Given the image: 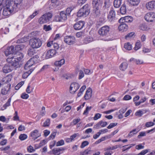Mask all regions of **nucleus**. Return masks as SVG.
I'll return each mask as SVG.
<instances>
[{
    "instance_id": "nucleus-1",
    "label": "nucleus",
    "mask_w": 155,
    "mask_h": 155,
    "mask_svg": "<svg viewBox=\"0 0 155 155\" xmlns=\"http://www.w3.org/2000/svg\"><path fill=\"white\" fill-rule=\"evenodd\" d=\"M23 57L22 54L18 52L16 56L7 58V61L8 63L13 64L14 65L18 68L20 67L19 62Z\"/></svg>"
},
{
    "instance_id": "nucleus-2",
    "label": "nucleus",
    "mask_w": 155,
    "mask_h": 155,
    "mask_svg": "<svg viewBox=\"0 0 155 155\" xmlns=\"http://www.w3.org/2000/svg\"><path fill=\"white\" fill-rule=\"evenodd\" d=\"M11 2L9 0L6 1V6L4 8L2 15L5 16H7L10 15L13 12H15L16 11L13 10V8L11 7Z\"/></svg>"
},
{
    "instance_id": "nucleus-3",
    "label": "nucleus",
    "mask_w": 155,
    "mask_h": 155,
    "mask_svg": "<svg viewBox=\"0 0 155 155\" xmlns=\"http://www.w3.org/2000/svg\"><path fill=\"white\" fill-rule=\"evenodd\" d=\"M90 13V7L88 5L86 4L78 12L77 16L78 17H86Z\"/></svg>"
},
{
    "instance_id": "nucleus-4",
    "label": "nucleus",
    "mask_w": 155,
    "mask_h": 155,
    "mask_svg": "<svg viewBox=\"0 0 155 155\" xmlns=\"http://www.w3.org/2000/svg\"><path fill=\"white\" fill-rule=\"evenodd\" d=\"M30 44L33 48H38L41 46L42 42L39 38H34L30 40Z\"/></svg>"
},
{
    "instance_id": "nucleus-5",
    "label": "nucleus",
    "mask_w": 155,
    "mask_h": 155,
    "mask_svg": "<svg viewBox=\"0 0 155 155\" xmlns=\"http://www.w3.org/2000/svg\"><path fill=\"white\" fill-rule=\"evenodd\" d=\"M52 17V15L51 13H48L43 15L39 18L38 21L40 24L46 23L49 21Z\"/></svg>"
},
{
    "instance_id": "nucleus-6",
    "label": "nucleus",
    "mask_w": 155,
    "mask_h": 155,
    "mask_svg": "<svg viewBox=\"0 0 155 155\" xmlns=\"http://www.w3.org/2000/svg\"><path fill=\"white\" fill-rule=\"evenodd\" d=\"M9 64L5 65L3 68L2 70L3 72L7 73L9 72L14 69H16L18 67L13 65V64L11 63H8Z\"/></svg>"
},
{
    "instance_id": "nucleus-7",
    "label": "nucleus",
    "mask_w": 155,
    "mask_h": 155,
    "mask_svg": "<svg viewBox=\"0 0 155 155\" xmlns=\"http://www.w3.org/2000/svg\"><path fill=\"white\" fill-rule=\"evenodd\" d=\"M110 29V27L109 26L105 25L99 30L98 33L101 36H106L109 33Z\"/></svg>"
},
{
    "instance_id": "nucleus-8",
    "label": "nucleus",
    "mask_w": 155,
    "mask_h": 155,
    "mask_svg": "<svg viewBox=\"0 0 155 155\" xmlns=\"http://www.w3.org/2000/svg\"><path fill=\"white\" fill-rule=\"evenodd\" d=\"M75 37L72 36H66L64 38V42L68 45H71L75 42Z\"/></svg>"
},
{
    "instance_id": "nucleus-9",
    "label": "nucleus",
    "mask_w": 155,
    "mask_h": 155,
    "mask_svg": "<svg viewBox=\"0 0 155 155\" xmlns=\"http://www.w3.org/2000/svg\"><path fill=\"white\" fill-rule=\"evenodd\" d=\"M145 20L149 22H152L155 20V13L149 12L145 15Z\"/></svg>"
},
{
    "instance_id": "nucleus-10",
    "label": "nucleus",
    "mask_w": 155,
    "mask_h": 155,
    "mask_svg": "<svg viewBox=\"0 0 155 155\" xmlns=\"http://www.w3.org/2000/svg\"><path fill=\"white\" fill-rule=\"evenodd\" d=\"M115 12L113 8L110 9L107 16V18L109 21L111 22L115 19Z\"/></svg>"
},
{
    "instance_id": "nucleus-11",
    "label": "nucleus",
    "mask_w": 155,
    "mask_h": 155,
    "mask_svg": "<svg viewBox=\"0 0 155 155\" xmlns=\"http://www.w3.org/2000/svg\"><path fill=\"white\" fill-rule=\"evenodd\" d=\"M80 86L79 84L76 82L72 83L70 86V91L71 93L74 94L79 89Z\"/></svg>"
},
{
    "instance_id": "nucleus-12",
    "label": "nucleus",
    "mask_w": 155,
    "mask_h": 155,
    "mask_svg": "<svg viewBox=\"0 0 155 155\" xmlns=\"http://www.w3.org/2000/svg\"><path fill=\"white\" fill-rule=\"evenodd\" d=\"M8 0L11 2V7L13 8L14 10L17 11L18 10V6L21 4L22 2V0H15L14 2L9 0Z\"/></svg>"
},
{
    "instance_id": "nucleus-13",
    "label": "nucleus",
    "mask_w": 155,
    "mask_h": 155,
    "mask_svg": "<svg viewBox=\"0 0 155 155\" xmlns=\"http://www.w3.org/2000/svg\"><path fill=\"white\" fill-rule=\"evenodd\" d=\"M146 7L148 10L151 11L155 9V1H152L147 3Z\"/></svg>"
},
{
    "instance_id": "nucleus-14",
    "label": "nucleus",
    "mask_w": 155,
    "mask_h": 155,
    "mask_svg": "<svg viewBox=\"0 0 155 155\" xmlns=\"http://www.w3.org/2000/svg\"><path fill=\"white\" fill-rule=\"evenodd\" d=\"M30 135L32 139L35 140L40 137L41 134L39 132V131L38 130H35L31 132Z\"/></svg>"
},
{
    "instance_id": "nucleus-15",
    "label": "nucleus",
    "mask_w": 155,
    "mask_h": 155,
    "mask_svg": "<svg viewBox=\"0 0 155 155\" xmlns=\"http://www.w3.org/2000/svg\"><path fill=\"white\" fill-rule=\"evenodd\" d=\"M57 53L55 50L51 49L48 51L46 53L45 58L46 59L51 58L55 55Z\"/></svg>"
},
{
    "instance_id": "nucleus-16",
    "label": "nucleus",
    "mask_w": 155,
    "mask_h": 155,
    "mask_svg": "<svg viewBox=\"0 0 155 155\" xmlns=\"http://www.w3.org/2000/svg\"><path fill=\"white\" fill-rule=\"evenodd\" d=\"M84 25V22L83 21H80L76 23L74 25V27L75 29L79 30L81 29Z\"/></svg>"
},
{
    "instance_id": "nucleus-17",
    "label": "nucleus",
    "mask_w": 155,
    "mask_h": 155,
    "mask_svg": "<svg viewBox=\"0 0 155 155\" xmlns=\"http://www.w3.org/2000/svg\"><path fill=\"white\" fill-rule=\"evenodd\" d=\"M14 47L13 46H11L8 47L5 51V53L6 56L9 54H13L15 52Z\"/></svg>"
},
{
    "instance_id": "nucleus-18",
    "label": "nucleus",
    "mask_w": 155,
    "mask_h": 155,
    "mask_svg": "<svg viewBox=\"0 0 155 155\" xmlns=\"http://www.w3.org/2000/svg\"><path fill=\"white\" fill-rule=\"evenodd\" d=\"M66 149L64 147L54 149L52 150L53 153L54 155H59L61 153V151L65 150Z\"/></svg>"
},
{
    "instance_id": "nucleus-19",
    "label": "nucleus",
    "mask_w": 155,
    "mask_h": 155,
    "mask_svg": "<svg viewBox=\"0 0 155 155\" xmlns=\"http://www.w3.org/2000/svg\"><path fill=\"white\" fill-rule=\"evenodd\" d=\"M92 91L91 89L89 87L86 91V93L84 96V98L85 100L90 99L92 96Z\"/></svg>"
},
{
    "instance_id": "nucleus-20",
    "label": "nucleus",
    "mask_w": 155,
    "mask_h": 155,
    "mask_svg": "<svg viewBox=\"0 0 155 155\" xmlns=\"http://www.w3.org/2000/svg\"><path fill=\"white\" fill-rule=\"evenodd\" d=\"M34 58H31L25 64L24 68L26 70L28 69L30 67L33 65L34 64Z\"/></svg>"
},
{
    "instance_id": "nucleus-21",
    "label": "nucleus",
    "mask_w": 155,
    "mask_h": 155,
    "mask_svg": "<svg viewBox=\"0 0 155 155\" xmlns=\"http://www.w3.org/2000/svg\"><path fill=\"white\" fill-rule=\"evenodd\" d=\"M102 3V0H93L92 4L93 7L101 8Z\"/></svg>"
},
{
    "instance_id": "nucleus-22",
    "label": "nucleus",
    "mask_w": 155,
    "mask_h": 155,
    "mask_svg": "<svg viewBox=\"0 0 155 155\" xmlns=\"http://www.w3.org/2000/svg\"><path fill=\"white\" fill-rule=\"evenodd\" d=\"M107 124V123L106 122H104L102 120L99 121L98 123L96 125H95L94 127L95 129H98L100 128V126L102 127L106 126Z\"/></svg>"
},
{
    "instance_id": "nucleus-23",
    "label": "nucleus",
    "mask_w": 155,
    "mask_h": 155,
    "mask_svg": "<svg viewBox=\"0 0 155 155\" xmlns=\"http://www.w3.org/2000/svg\"><path fill=\"white\" fill-rule=\"evenodd\" d=\"M11 85L8 84L6 86H5L1 90V93L3 95H5L7 94L10 89Z\"/></svg>"
},
{
    "instance_id": "nucleus-24",
    "label": "nucleus",
    "mask_w": 155,
    "mask_h": 155,
    "mask_svg": "<svg viewBox=\"0 0 155 155\" xmlns=\"http://www.w3.org/2000/svg\"><path fill=\"white\" fill-rule=\"evenodd\" d=\"M100 8L94 7L93 14L94 17H99L100 15Z\"/></svg>"
},
{
    "instance_id": "nucleus-25",
    "label": "nucleus",
    "mask_w": 155,
    "mask_h": 155,
    "mask_svg": "<svg viewBox=\"0 0 155 155\" xmlns=\"http://www.w3.org/2000/svg\"><path fill=\"white\" fill-rule=\"evenodd\" d=\"M128 28L127 25L124 23L120 24L118 27L119 30L121 32L126 31Z\"/></svg>"
},
{
    "instance_id": "nucleus-26",
    "label": "nucleus",
    "mask_w": 155,
    "mask_h": 155,
    "mask_svg": "<svg viewBox=\"0 0 155 155\" xmlns=\"http://www.w3.org/2000/svg\"><path fill=\"white\" fill-rule=\"evenodd\" d=\"M67 15L65 11H62L60 13V16L62 21H65L67 19Z\"/></svg>"
},
{
    "instance_id": "nucleus-27",
    "label": "nucleus",
    "mask_w": 155,
    "mask_h": 155,
    "mask_svg": "<svg viewBox=\"0 0 155 155\" xmlns=\"http://www.w3.org/2000/svg\"><path fill=\"white\" fill-rule=\"evenodd\" d=\"M128 64L126 62H123L120 66V69L122 71H125L127 68Z\"/></svg>"
},
{
    "instance_id": "nucleus-28",
    "label": "nucleus",
    "mask_w": 155,
    "mask_h": 155,
    "mask_svg": "<svg viewBox=\"0 0 155 155\" xmlns=\"http://www.w3.org/2000/svg\"><path fill=\"white\" fill-rule=\"evenodd\" d=\"M128 2L131 5H137L139 4L140 0H128Z\"/></svg>"
},
{
    "instance_id": "nucleus-29",
    "label": "nucleus",
    "mask_w": 155,
    "mask_h": 155,
    "mask_svg": "<svg viewBox=\"0 0 155 155\" xmlns=\"http://www.w3.org/2000/svg\"><path fill=\"white\" fill-rule=\"evenodd\" d=\"M64 59H62L60 61H55L54 64L56 66L60 67L64 64Z\"/></svg>"
},
{
    "instance_id": "nucleus-30",
    "label": "nucleus",
    "mask_w": 155,
    "mask_h": 155,
    "mask_svg": "<svg viewBox=\"0 0 155 155\" xmlns=\"http://www.w3.org/2000/svg\"><path fill=\"white\" fill-rule=\"evenodd\" d=\"M24 48L22 44H20L17 45L14 48L15 52H18Z\"/></svg>"
},
{
    "instance_id": "nucleus-31",
    "label": "nucleus",
    "mask_w": 155,
    "mask_h": 155,
    "mask_svg": "<svg viewBox=\"0 0 155 155\" xmlns=\"http://www.w3.org/2000/svg\"><path fill=\"white\" fill-rule=\"evenodd\" d=\"M147 112V110H139L137 111L135 114L136 116L139 117H141L144 113H145Z\"/></svg>"
},
{
    "instance_id": "nucleus-32",
    "label": "nucleus",
    "mask_w": 155,
    "mask_h": 155,
    "mask_svg": "<svg viewBox=\"0 0 155 155\" xmlns=\"http://www.w3.org/2000/svg\"><path fill=\"white\" fill-rule=\"evenodd\" d=\"M122 0H114V5L115 7L118 8L120 7L121 3Z\"/></svg>"
},
{
    "instance_id": "nucleus-33",
    "label": "nucleus",
    "mask_w": 155,
    "mask_h": 155,
    "mask_svg": "<svg viewBox=\"0 0 155 155\" xmlns=\"http://www.w3.org/2000/svg\"><path fill=\"white\" fill-rule=\"evenodd\" d=\"M93 41V39L92 37H88L84 39L83 40V42L84 44H87Z\"/></svg>"
},
{
    "instance_id": "nucleus-34",
    "label": "nucleus",
    "mask_w": 155,
    "mask_h": 155,
    "mask_svg": "<svg viewBox=\"0 0 155 155\" xmlns=\"http://www.w3.org/2000/svg\"><path fill=\"white\" fill-rule=\"evenodd\" d=\"M11 100V98H9L7 102L3 105L2 107V110H4L6 108L9 106L10 105V102Z\"/></svg>"
},
{
    "instance_id": "nucleus-35",
    "label": "nucleus",
    "mask_w": 155,
    "mask_h": 155,
    "mask_svg": "<svg viewBox=\"0 0 155 155\" xmlns=\"http://www.w3.org/2000/svg\"><path fill=\"white\" fill-rule=\"evenodd\" d=\"M91 151L89 148H88L84 151H82L80 153L81 155H86L89 154H91Z\"/></svg>"
},
{
    "instance_id": "nucleus-36",
    "label": "nucleus",
    "mask_w": 155,
    "mask_h": 155,
    "mask_svg": "<svg viewBox=\"0 0 155 155\" xmlns=\"http://www.w3.org/2000/svg\"><path fill=\"white\" fill-rule=\"evenodd\" d=\"M120 13L122 14H125L126 12V5L123 4L120 8Z\"/></svg>"
},
{
    "instance_id": "nucleus-37",
    "label": "nucleus",
    "mask_w": 155,
    "mask_h": 155,
    "mask_svg": "<svg viewBox=\"0 0 155 155\" xmlns=\"http://www.w3.org/2000/svg\"><path fill=\"white\" fill-rule=\"evenodd\" d=\"M50 124V119H47L45 122H44L42 126L43 127H49Z\"/></svg>"
},
{
    "instance_id": "nucleus-38",
    "label": "nucleus",
    "mask_w": 155,
    "mask_h": 155,
    "mask_svg": "<svg viewBox=\"0 0 155 155\" xmlns=\"http://www.w3.org/2000/svg\"><path fill=\"white\" fill-rule=\"evenodd\" d=\"M125 22H131L133 21V18L132 17L130 16H127L124 17Z\"/></svg>"
},
{
    "instance_id": "nucleus-39",
    "label": "nucleus",
    "mask_w": 155,
    "mask_h": 155,
    "mask_svg": "<svg viewBox=\"0 0 155 155\" xmlns=\"http://www.w3.org/2000/svg\"><path fill=\"white\" fill-rule=\"evenodd\" d=\"M34 49L32 48L28 49V54L29 56H32L35 54V51Z\"/></svg>"
},
{
    "instance_id": "nucleus-40",
    "label": "nucleus",
    "mask_w": 155,
    "mask_h": 155,
    "mask_svg": "<svg viewBox=\"0 0 155 155\" xmlns=\"http://www.w3.org/2000/svg\"><path fill=\"white\" fill-rule=\"evenodd\" d=\"M33 70L30 69L28 72H24L22 75V77L24 78H26L29 74L32 72Z\"/></svg>"
},
{
    "instance_id": "nucleus-41",
    "label": "nucleus",
    "mask_w": 155,
    "mask_h": 155,
    "mask_svg": "<svg viewBox=\"0 0 155 155\" xmlns=\"http://www.w3.org/2000/svg\"><path fill=\"white\" fill-rule=\"evenodd\" d=\"M124 48L127 50H130L132 49V46L130 43L128 42L125 44Z\"/></svg>"
},
{
    "instance_id": "nucleus-42",
    "label": "nucleus",
    "mask_w": 155,
    "mask_h": 155,
    "mask_svg": "<svg viewBox=\"0 0 155 155\" xmlns=\"http://www.w3.org/2000/svg\"><path fill=\"white\" fill-rule=\"evenodd\" d=\"M139 131H137L136 129H134L130 131L128 135V137H131L133 136L134 134H136Z\"/></svg>"
},
{
    "instance_id": "nucleus-43",
    "label": "nucleus",
    "mask_w": 155,
    "mask_h": 155,
    "mask_svg": "<svg viewBox=\"0 0 155 155\" xmlns=\"http://www.w3.org/2000/svg\"><path fill=\"white\" fill-rule=\"evenodd\" d=\"M110 0H105L103 8H109L110 5Z\"/></svg>"
},
{
    "instance_id": "nucleus-44",
    "label": "nucleus",
    "mask_w": 155,
    "mask_h": 155,
    "mask_svg": "<svg viewBox=\"0 0 155 155\" xmlns=\"http://www.w3.org/2000/svg\"><path fill=\"white\" fill-rule=\"evenodd\" d=\"M74 7H71L69 8H68L66 9V11H65L66 12V13L67 15L68 16H69L71 12V11L73 9Z\"/></svg>"
},
{
    "instance_id": "nucleus-45",
    "label": "nucleus",
    "mask_w": 155,
    "mask_h": 155,
    "mask_svg": "<svg viewBox=\"0 0 155 155\" xmlns=\"http://www.w3.org/2000/svg\"><path fill=\"white\" fill-rule=\"evenodd\" d=\"M140 43L139 41H137L136 42L135 47L134 48V50L136 51L137 50L141 47Z\"/></svg>"
},
{
    "instance_id": "nucleus-46",
    "label": "nucleus",
    "mask_w": 155,
    "mask_h": 155,
    "mask_svg": "<svg viewBox=\"0 0 155 155\" xmlns=\"http://www.w3.org/2000/svg\"><path fill=\"white\" fill-rule=\"evenodd\" d=\"M140 29L143 31H146L148 30L147 27L145 24H141L139 26Z\"/></svg>"
},
{
    "instance_id": "nucleus-47",
    "label": "nucleus",
    "mask_w": 155,
    "mask_h": 155,
    "mask_svg": "<svg viewBox=\"0 0 155 155\" xmlns=\"http://www.w3.org/2000/svg\"><path fill=\"white\" fill-rule=\"evenodd\" d=\"M43 29L45 31H47L51 30L52 28L50 25H44L43 26Z\"/></svg>"
},
{
    "instance_id": "nucleus-48",
    "label": "nucleus",
    "mask_w": 155,
    "mask_h": 155,
    "mask_svg": "<svg viewBox=\"0 0 155 155\" xmlns=\"http://www.w3.org/2000/svg\"><path fill=\"white\" fill-rule=\"evenodd\" d=\"M27 138V136L25 134H22L20 135L19 138L21 140H23Z\"/></svg>"
},
{
    "instance_id": "nucleus-49",
    "label": "nucleus",
    "mask_w": 155,
    "mask_h": 155,
    "mask_svg": "<svg viewBox=\"0 0 155 155\" xmlns=\"http://www.w3.org/2000/svg\"><path fill=\"white\" fill-rule=\"evenodd\" d=\"M80 120L81 119L79 118L74 119L73 120L71 124H73L72 125H76L78 122H80Z\"/></svg>"
},
{
    "instance_id": "nucleus-50",
    "label": "nucleus",
    "mask_w": 155,
    "mask_h": 155,
    "mask_svg": "<svg viewBox=\"0 0 155 155\" xmlns=\"http://www.w3.org/2000/svg\"><path fill=\"white\" fill-rule=\"evenodd\" d=\"M91 107L87 106L85 110L84 111L83 114L84 115H87L88 113V112L92 108Z\"/></svg>"
},
{
    "instance_id": "nucleus-51",
    "label": "nucleus",
    "mask_w": 155,
    "mask_h": 155,
    "mask_svg": "<svg viewBox=\"0 0 155 155\" xmlns=\"http://www.w3.org/2000/svg\"><path fill=\"white\" fill-rule=\"evenodd\" d=\"M154 125V123L152 122H147L146 123L145 126L147 127H150Z\"/></svg>"
},
{
    "instance_id": "nucleus-52",
    "label": "nucleus",
    "mask_w": 155,
    "mask_h": 155,
    "mask_svg": "<svg viewBox=\"0 0 155 155\" xmlns=\"http://www.w3.org/2000/svg\"><path fill=\"white\" fill-rule=\"evenodd\" d=\"M79 72L78 79H81L84 77V74L83 71L81 70H80Z\"/></svg>"
},
{
    "instance_id": "nucleus-53",
    "label": "nucleus",
    "mask_w": 155,
    "mask_h": 155,
    "mask_svg": "<svg viewBox=\"0 0 155 155\" xmlns=\"http://www.w3.org/2000/svg\"><path fill=\"white\" fill-rule=\"evenodd\" d=\"M101 114L99 113H97L95 114L94 117V120H96L98 119L101 118Z\"/></svg>"
},
{
    "instance_id": "nucleus-54",
    "label": "nucleus",
    "mask_w": 155,
    "mask_h": 155,
    "mask_svg": "<svg viewBox=\"0 0 155 155\" xmlns=\"http://www.w3.org/2000/svg\"><path fill=\"white\" fill-rule=\"evenodd\" d=\"M117 123H110V125L107 127V128L110 129H111L117 125Z\"/></svg>"
},
{
    "instance_id": "nucleus-55",
    "label": "nucleus",
    "mask_w": 155,
    "mask_h": 155,
    "mask_svg": "<svg viewBox=\"0 0 155 155\" xmlns=\"http://www.w3.org/2000/svg\"><path fill=\"white\" fill-rule=\"evenodd\" d=\"M45 107H42L41 108V110L40 112V115L42 116H43L45 115Z\"/></svg>"
},
{
    "instance_id": "nucleus-56",
    "label": "nucleus",
    "mask_w": 155,
    "mask_h": 155,
    "mask_svg": "<svg viewBox=\"0 0 155 155\" xmlns=\"http://www.w3.org/2000/svg\"><path fill=\"white\" fill-rule=\"evenodd\" d=\"M12 78L11 76H7L4 78V81H6V82L10 81H11Z\"/></svg>"
},
{
    "instance_id": "nucleus-57",
    "label": "nucleus",
    "mask_w": 155,
    "mask_h": 155,
    "mask_svg": "<svg viewBox=\"0 0 155 155\" xmlns=\"http://www.w3.org/2000/svg\"><path fill=\"white\" fill-rule=\"evenodd\" d=\"M27 150L30 153L34 152L35 151V150L33 148V147L31 146L28 147Z\"/></svg>"
},
{
    "instance_id": "nucleus-58",
    "label": "nucleus",
    "mask_w": 155,
    "mask_h": 155,
    "mask_svg": "<svg viewBox=\"0 0 155 155\" xmlns=\"http://www.w3.org/2000/svg\"><path fill=\"white\" fill-rule=\"evenodd\" d=\"M88 144L89 143L87 141H84L82 143L81 145V148H83L85 147L88 145Z\"/></svg>"
},
{
    "instance_id": "nucleus-59",
    "label": "nucleus",
    "mask_w": 155,
    "mask_h": 155,
    "mask_svg": "<svg viewBox=\"0 0 155 155\" xmlns=\"http://www.w3.org/2000/svg\"><path fill=\"white\" fill-rule=\"evenodd\" d=\"M56 134V132H53L51 133V135L49 137V140H51V139H53L55 137V136Z\"/></svg>"
},
{
    "instance_id": "nucleus-60",
    "label": "nucleus",
    "mask_w": 155,
    "mask_h": 155,
    "mask_svg": "<svg viewBox=\"0 0 155 155\" xmlns=\"http://www.w3.org/2000/svg\"><path fill=\"white\" fill-rule=\"evenodd\" d=\"M134 63L136 64H140L143 63V61L139 59H135L134 60Z\"/></svg>"
},
{
    "instance_id": "nucleus-61",
    "label": "nucleus",
    "mask_w": 155,
    "mask_h": 155,
    "mask_svg": "<svg viewBox=\"0 0 155 155\" xmlns=\"http://www.w3.org/2000/svg\"><path fill=\"white\" fill-rule=\"evenodd\" d=\"M64 144V141L63 140H61L57 142V144H56V146H60L63 145Z\"/></svg>"
},
{
    "instance_id": "nucleus-62",
    "label": "nucleus",
    "mask_w": 155,
    "mask_h": 155,
    "mask_svg": "<svg viewBox=\"0 0 155 155\" xmlns=\"http://www.w3.org/2000/svg\"><path fill=\"white\" fill-rule=\"evenodd\" d=\"M134 33L132 32L128 33L125 36V38L126 39H127L128 38L132 37L134 34Z\"/></svg>"
},
{
    "instance_id": "nucleus-63",
    "label": "nucleus",
    "mask_w": 155,
    "mask_h": 155,
    "mask_svg": "<svg viewBox=\"0 0 155 155\" xmlns=\"http://www.w3.org/2000/svg\"><path fill=\"white\" fill-rule=\"evenodd\" d=\"M53 41L49 40L47 43V46L48 47H51L53 44Z\"/></svg>"
},
{
    "instance_id": "nucleus-64",
    "label": "nucleus",
    "mask_w": 155,
    "mask_h": 155,
    "mask_svg": "<svg viewBox=\"0 0 155 155\" xmlns=\"http://www.w3.org/2000/svg\"><path fill=\"white\" fill-rule=\"evenodd\" d=\"M28 95L25 93H22L21 96V98L24 99H27L28 97Z\"/></svg>"
}]
</instances>
